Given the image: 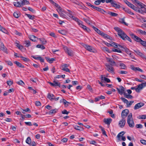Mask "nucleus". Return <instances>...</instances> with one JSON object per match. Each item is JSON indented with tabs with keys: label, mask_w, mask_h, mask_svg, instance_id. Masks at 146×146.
<instances>
[{
	"label": "nucleus",
	"mask_w": 146,
	"mask_h": 146,
	"mask_svg": "<svg viewBox=\"0 0 146 146\" xmlns=\"http://www.w3.org/2000/svg\"><path fill=\"white\" fill-rule=\"evenodd\" d=\"M14 63H15V64H16V65L17 66L20 67V68H23L24 67V66L21 63L17 62V61H15L14 62Z\"/></svg>",
	"instance_id": "29"
},
{
	"label": "nucleus",
	"mask_w": 146,
	"mask_h": 146,
	"mask_svg": "<svg viewBox=\"0 0 146 146\" xmlns=\"http://www.w3.org/2000/svg\"><path fill=\"white\" fill-rule=\"evenodd\" d=\"M108 13L112 17H117L118 15L117 14L113 12H109Z\"/></svg>",
	"instance_id": "39"
},
{
	"label": "nucleus",
	"mask_w": 146,
	"mask_h": 146,
	"mask_svg": "<svg viewBox=\"0 0 146 146\" xmlns=\"http://www.w3.org/2000/svg\"><path fill=\"white\" fill-rule=\"evenodd\" d=\"M111 5L112 6L116 8L119 9L120 8V6L117 4L115 1H113L112 3H111Z\"/></svg>",
	"instance_id": "21"
},
{
	"label": "nucleus",
	"mask_w": 146,
	"mask_h": 146,
	"mask_svg": "<svg viewBox=\"0 0 146 146\" xmlns=\"http://www.w3.org/2000/svg\"><path fill=\"white\" fill-rule=\"evenodd\" d=\"M106 60L108 62L110 63V64L111 65H113L115 64V62L113 60V59L110 58H106Z\"/></svg>",
	"instance_id": "20"
},
{
	"label": "nucleus",
	"mask_w": 146,
	"mask_h": 146,
	"mask_svg": "<svg viewBox=\"0 0 146 146\" xmlns=\"http://www.w3.org/2000/svg\"><path fill=\"white\" fill-rule=\"evenodd\" d=\"M78 25L80 26L83 29L89 33L90 31V29L85 25H83L82 21H79Z\"/></svg>",
	"instance_id": "6"
},
{
	"label": "nucleus",
	"mask_w": 146,
	"mask_h": 146,
	"mask_svg": "<svg viewBox=\"0 0 146 146\" xmlns=\"http://www.w3.org/2000/svg\"><path fill=\"white\" fill-rule=\"evenodd\" d=\"M99 11L103 14H104V12H105V11L103 10V9H101L100 8L98 7L97 11Z\"/></svg>",
	"instance_id": "51"
},
{
	"label": "nucleus",
	"mask_w": 146,
	"mask_h": 146,
	"mask_svg": "<svg viewBox=\"0 0 146 146\" xmlns=\"http://www.w3.org/2000/svg\"><path fill=\"white\" fill-rule=\"evenodd\" d=\"M125 133L124 131H122L119 133L117 136V141H118L121 140L120 137H122Z\"/></svg>",
	"instance_id": "22"
},
{
	"label": "nucleus",
	"mask_w": 146,
	"mask_h": 146,
	"mask_svg": "<svg viewBox=\"0 0 146 146\" xmlns=\"http://www.w3.org/2000/svg\"><path fill=\"white\" fill-rule=\"evenodd\" d=\"M54 86H58L59 87H60V83H58L56 81H54Z\"/></svg>",
	"instance_id": "53"
},
{
	"label": "nucleus",
	"mask_w": 146,
	"mask_h": 146,
	"mask_svg": "<svg viewBox=\"0 0 146 146\" xmlns=\"http://www.w3.org/2000/svg\"><path fill=\"white\" fill-rule=\"evenodd\" d=\"M141 143L143 144L144 145H146V141L143 139L141 140L140 141Z\"/></svg>",
	"instance_id": "64"
},
{
	"label": "nucleus",
	"mask_w": 146,
	"mask_h": 146,
	"mask_svg": "<svg viewBox=\"0 0 146 146\" xmlns=\"http://www.w3.org/2000/svg\"><path fill=\"white\" fill-rule=\"evenodd\" d=\"M13 81L12 80L8 81L7 82V84L9 86H11L13 84Z\"/></svg>",
	"instance_id": "58"
},
{
	"label": "nucleus",
	"mask_w": 146,
	"mask_h": 146,
	"mask_svg": "<svg viewBox=\"0 0 146 146\" xmlns=\"http://www.w3.org/2000/svg\"><path fill=\"white\" fill-rule=\"evenodd\" d=\"M111 46L114 47H117L118 46V44L115 43V42H113L110 44Z\"/></svg>",
	"instance_id": "48"
},
{
	"label": "nucleus",
	"mask_w": 146,
	"mask_h": 146,
	"mask_svg": "<svg viewBox=\"0 0 146 146\" xmlns=\"http://www.w3.org/2000/svg\"><path fill=\"white\" fill-rule=\"evenodd\" d=\"M125 51L127 54H128L130 56H131V51L128 48H126L125 49Z\"/></svg>",
	"instance_id": "50"
},
{
	"label": "nucleus",
	"mask_w": 146,
	"mask_h": 146,
	"mask_svg": "<svg viewBox=\"0 0 146 146\" xmlns=\"http://www.w3.org/2000/svg\"><path fill=\"white\" fill-rule=\"evenodd\" d=\"M0 31L4 33H7V30L5 28H3L2 26L0 25Z\"/></svg>",
	"instance_id": "40"
},
{
	"label": "nucleus",
	"mask_w": 146,
	"mask_h": 146,
	"mask_svg": "<svg viewBox=\"0 0 146 146\" xmlns=\"http://www.w3.org/2000/svg\"><path fill=\"white\" fill-rule=\"evenodd\" d=\"M134 51L139 56L141 57L146 60V56L143 53L140 52L139 50H134Z\"/></svg>",
	"instance_id": "12"
},
{
	"label": "nucleus",
	"mask_w": 146,
	"mask_h": 146,
	"mask_svg": "<svg viewBox=\"0 0 146 146\" xmlns=\"http://www.w3.org/2000/svg\"><path fill=\"white\" fill-rule=\"evenodd\" d=\"M57 11L58 12V13H64L65 14H66V12L61 7L59 8L58 9H56Z\"/></svg>",
	"instance_id": "26"
},
{
	"label": "nucleus",
	"mask_w": 146,
	"mask_h": 146,
	"mask_svg": "<svg viewBox=\"0 0 146 146\" xmlns=\"http://www.w3.org/2000/svg\"><path fill=\"white\" fill-rule=\"evenodd\" d=\"M143 88L141 84H139L137 86V88L135 89V91L137 93L140 92V91L143 89Z\"/></svg>",
	"instance_id": "23"
},
{
	"label": "nucleus",
	"mask_w": 146,
	"mask_h": 146,
	"mask_svg": "<svg viewBox=\"0 0 146 146\" xmlns=\"http://www.w3.org/2000/svg\"><path fill=\"white\" fill-rule=\"evenodd\" d=\"M17 83L18 84L22 86L24 84V82L21 80H20L19 81L17 82Z\"/></svg>",
	"instance_id": "62"
},
{
	"label": "nucleus",
	"mask_w": 146,
	"mask_h": 146,
	"mask_svg": "<svg viewBox=\"0 0 146 146\" xmlns=\"http://www.w3.org/2000/svg\"><path fill=\"white\" fill-rule=\"evenodd\" d=\"M93 29L99 34L101 35L102 33V32L100 30H99L98 29L96 28V27L93 26L92 27Z\"/></svg>",
	"instance_id": "34"
},
{
	"label": "nucleus",
	"mask_w": 146,
	"mask_h": 146,
	"mask_svg": "<svg viewBox=\"0 0 146 146\" xmlns=\"http://www.w3.org/2000/svg\"><path fill=\"white\" fill-rule=\"evenodd\" d=\"M13 4L15 6L17 7H20L22 6L21 3H20L19 1L14 2Z\"/></svg>",
	"instance_id": "28"
},
{
	"label": "nucleus",
	"mask_w": 146,
	"mask_h": 146,
	"mask_svg": "<svg viewBox=\"0 0 146 146\" xmlns=\"http://www.w3.org/2000/svg\"><path fill=\"white\" fill-rule=\"evenodd\" d=\"M32 57L34 59L36 60H39L41 62H44V59L42 58L41 56H32Z\"/></svg>",
	"instance_id": "13"
},
{
	"label": "nucleus",
	"mask_w": 146,
	"mask_h": 146,
	"mask_svg": "<svg viewBox=\"0 0 146 146\" xmlns=\"http://www.w3.org/2000/svg\"><path fill=\"white\" fill-rule=\"evenodd\" d=\"M137 32L139 34H141L145 35H146V32L145 31H143L141 30H137Z\"/></svg>",
	"instance_id": "37"
},
{
	"label": "nucleus",
	"mask_w": 146,
	"mask_h": 146,
	"mask_svg": "<svg viewBox=\"0 0 146 146\" xmlns=\"http://www.w3.org/2000/svg\"><path fill=\"white\" fill-rule=\"evenodd\" d=\"M106 69L108 71L111 73H114V68L112 66L109 64L106 65Z\"/></svg>",
	"instance_id": "9"
},
{
	"label": "nucleus",
	"mask_w": 146,
	"mask_h": 146,
	"mask_svg": "<svg viewBox=\"0 0 146 146\" xmlns=\"http://www.w3.org/2000/svg\"><path fill=\"white\" fill-rule=\"evenodd\" d=\"M38 40H39L41 42L42 44H45L47 42L46 40L44 38H38Z\"/></svg>",
	"instance_id": "27"
},
{
	"label": "nucleus",
	"mask_w": 146,
	"mask_h": 146,
	"mask_svg": "<svg viewBox=\"0 0 146 146\" xmlns=\"http://www.w3.org/2000/svg\"><path fill=\"white\" fill-rule=\"evenodd\" d=\"M54 96L53 94L50 93L48 94L47 96V98L51 101L54 100Z\"/></svg>",
	"instance_id": "19"
},
{
	"label": "nucleus",
	"mask_w": 146,
	"mask_h": 146,
	"mask_svg": "<svg viewBox=\"0 0 146 146\" xmlns=\"http://www.w3.org/2000/svg\"><path fill=\"white\" fill-rule=\"evenodd\" d=\"M74 128L76 130L80 131L82 129L81 127L79 126L78 125H76L74 126Z\"/></svg>",
	"instance_id": "54"
},
{
	"label": "nucleus",
	"mask_w": 146,
	"mask_h": 146,
	"mask_svg": "<svg viewBox=\"0 0 146 146\" xmlns=\"http://www.w3.org/2000/svg\"><path fill=\"white\" fill-rule=\"evenodd\" d=\"M69 66V65L68 64H64L61 66L60 68L62 70L66 72H69L70 70L69 69L67 68Z\"/></svg>",
	"instance_id": "10"
},
{
	"label": "nucleus",
	"mask_w": 146,
	"mask_h": 146,
	"mask_svg": "<svg viewBox=\"0 0 146 146\" xmlns=\"http://www.w3.org/2000/svg\"><path fill=\"white\" fill-rule=\"evenodd\" d=\"M131 68L132 70L135 71H138L142 72H143V70L139 68V67H134L133 65L131 66Z\"/></svg>",
	"instance_id": "14"
},
{
	"label": "nucleus",
	"mask_w": 146,
	"mask_h": 146,
	"mask_svg": "<svg viewBox=\"0 0 146 146\" xmlns=\"http://www.w3.org/2000/svg\"><path fill=\"white\" fill-rule=\"evenodd\" d=\"M64 48L65 52L67 53L69 55L72 56L73 55V52L71 50L68 48L66 46L64 47Z\"/></svg>",
	"instance_id": "4"
},
{
	"label": "nucleus",
	"mask_w": 146,
	"mask_h": 146,
	"mask_svg": "<svg viewBox=\"0 0 146 146\" xmlns=\"http://www.w3.org/2000/svg\"><path fill=\"white\" fill-rule=\"evenodd\" d=\"M58 32L60 33L61 34L63 35H65L66 33V31L65 30H59Z\"/></svg>",
	"instance_id": "43"
},
{
	"label": "nucleus",
	"mask_w": 146,
	"mask_h": 146,
	"mask_svg": "<svg viewBox=\"0 0 146 146\" xmlns=\"http://www.w3.org/2000/svg\"><path fill=\"white\" fill-rule=\"evenodd\" d=\"M29 37L30 40L33 42L36 41V39H38V38L33 35H30Z\"/></svg>",
	"instance_id": "17"
},
{
	"label": "nucleus",
	"mask_w": 146,
	"mask_h": 146,
	"mask_svg": "<svg viewBox=\"0 0 146 146\" xmlns=\"http://www.w3.org/2000/svg\"><path fill=\"white\" fill-rule=\"evenodd\" d=\"M127 122L129 127H134L135 123L132 118V114L131 113H129L128 116Z\"/></svg>",
	"instance_id": "3"
},
{
	"label": "nucleus",
	"mask_w": 146,
	"mask_h": 146,
	"mask_svg": "<svg viewBox=\"0 0 146 146\" xmlns=\"http://www.w3.org/2000/svg\"><path fill=\"white\" fill-rule=\"evenodd\" d=\"M126 121L125 119L122 118L119 122L118 125L120 127H123L125 125Z\"/></svg>",
	"instance_id": "11"
},
{
	"label": "nucleus",
	"mask_w": 146,
	"mask_h": 146,
	"mask_svg": "<svg viewBox=\"0 0 146 146\" xmlns=\"http://www.w3.org/2000/svg\"><path fill=\"white\" fill-rule=\"evenodd\" d=\"M123 10L125 12L130 15H134V13L131 12V11L129 9L127 8H123Z\"/></svg>",
	"instance_id": "24"
},
{
	"label": "nucleus",
	"mask_w": 146,
	"mask_h": 146,
	"mask_svg": "<svg viewBox=\"0 0 146 146\" xmlns=\"http://www.w3.org/2000/svg\"><path fill=\"white\" fill-rule=\"evenodd\" d=\"M52 4L57 8V9H58L59 8H60V5H59L58 4H57L55 2H54Z\"/></svg>",
	"instance_id": "60"
},
{
	"label": "nucleus",
	"mask_w": 146,
	"mask_h": 146,
	"mask_svg": "<svg viewBox=\"0 0 146 146\" xmlns=\"http://www.w3.org/2000/svg\"><path fill=\"white\" fill-rule=\"evenodd\" d=\"M101 35L103 36L104 37L108 39H110V36L108 35L105 34L103 32H102V33Z\"/></svg>",
	"instance_id": "41"
},
{
	"label": "nucleus",
	"mask_w": 146,
	"mask_h": 146,
	"mask_svg": "<svg viewBox=\"0 0 146 146\" xmlns=\"http://www.w3.org/2000/svg\"><path fill=\"white\" fill-rule=\"evenodd\" d=\"M59 14L60 16L62 18H65L66 16V15L64 14L65 13H59Z\"/></svg>",
	"instance_id": "63"
},
{
	"label": "nucleus",
	"mask_w": 146,
	"mask_h": 146,
	"mask_svg": "<svg viewBox=\"0 0 146 146\" xmlns=\"http://www.w3.org/2000/svg\"><path fill=\"white\" fill-rule=\"evenodd\" d=\"M144 105V104L143 103H139L136 104L134 107V109L136 110L139 108Z\"/></svg>",
	"instance_id": "15"
},
{
	"label": "nucleus",
	"mask_w": 146,
	"mask_h": 146,
	"mask_svg": "<svg viewBox=\"0 0 146 146\" xmlns=\"http://www.w3.org/2000/svg\"><path fill=\"white\" fill-rule=\"evenodd\" d=\"M128 6L135 11L137 10V7L131 3L129 4Z\"/></svg>",
	"instance_id": "35"
},
{
	"label": "nucleus",
	"mask_w": 146,
	"mask_h": 146,
	"mask_svg": "<svg viewBox=\"0 0 146 146\" xmlns=\"http://www.w3.org/2000/svg\"><path fill=\"white\" fill-rule=\"evenodd\" d=\"M129 111L128 109L123 110L121 113V117L122 118L125 119L127 115L129 114Z\"/></svg>",
	"instance_id": "7"
},
{
	"label": "nucleus",
	"mask_w": 146,
	"mask_h": 146,
	"mask_svg": "<svg viewBox=\"0 0 146 146\" xmlns=\"http://www.w3.org/2000/svg\"><path fill=\"white\" fill-rule=\"evenodd\" d=\"M85 16L86 17V18H83V19L84 21L87 24H90V18L89 17H87L86 15H85Z\"/></svg>",
	"instance_id": "25"
},
{
	"label": "nucleus",
	"mask_w": 146,
	"mask_h": 146,
	"mask_svg": "<svg viewBox=\"0 0 146 146\" xmlns=\"http://www.w3.org/2000/svg\"><path fill=\"white\" fill-rule=\"evenodd\" d=\"M114 29L117 32V34L123 40H127L130 42H132L131 40L121 29L118 27H115Z\"/></svg>",
	"instance_id": "1"
},
{
	"label": "nucleus",
	"mask_w": 146,
	"mask_h": 146,
	"mask_svg": "<svg viewBox=\"0 0 146 146\" xmlns=\"http://www.w3.org/2000/svg\"><path fill=\"white\" fill-rule=\"evenodd\" d=\"M143 8V10L141 9H138L137 8V10L135 11L140 13L142 14L144 12V8Z\"/></svg>",
	"instance_id": "56"
},
{
	"label": "nucleus",
	"mask_w": 146,
	"mask_h": 146,
	"mask_svg": "<svg viewBox=\"0 0 146 146\" xmlns=\"http://www.w3.org/2000/svg\"><path fill=\"white\" fill-rule=\"evenodd\" d=\"M29 2L27 0H23L21 1V4L22 6L24 5H27L29 4Z\"/></svg>",
	"instance_id": "30"
},
{
	"label": "nucleus",
	"mask_w": 146,
	"mask_h": 146,
	"mask_svg": "<svg viewBox=\"0 0 146 146\" xmlns=\"http://www.w3.org/2000/svg\"><path fill=\"white\" fill-rule=\"evenodd\" d=\"M124 96L125 97L127 98L131 99L133 98L131 95L129 94H127L125 93Z\"/></svg>",
	"instance_id": "38"
},
{
	"label": "nucleus",
	"mask_w": 146,
	"mask_h": 146,
	"mask_svg": "<svg viewBox=\"0 0 146 146\" xmlns=\"http://www.w3.org/2000/svg\"><path fill=\"white\" fill-rule=\"evenodd\" d=\"M57 110L56 109L51 110L49 113L50 115H51L54 113H55L56 112V110Z\"/></svg>",
	"instance_id": "47"
},
{
	"label": "nucleus",
	"mask_w": 146,
	"mask_h": 146,
	"mask_svg": "<svg viewBox=\"0 0 146 146\" xmlns=\"http://www.w3.org/2000/svg\"><path fill=\"white\" fill-rule=\"evenodd\" d=\"M112 51L113 52H117L119 53H121V51L119 49H116L115 48H113L112 49Z\"/></svg>",
	"instance_id": "55"
},
{
	"label": "nucleus",
	"mask_w": 146,
	"mask_h": 146,
	"mask_svg": "<svg viewBox=\"0 0 146 146\" xmlns=\"http://www.w3.org/2000/svg\"><path fill=\"white\" fill-rule=\"evenodd\" d=\"M83 46L88 50L91 52H95L94 49L90 46L88 44H84Z\"/></svg>",
	"instance_id": "8"
},
{
	"label": "nucleus",
	"mask_w": 146,
	"mask_h": 146,
	"mask_svg": "<svg viewBox=\"0 0 146 146\" xmlns=\"http://www.w3.org/2000/svg\"><path fill=\"white\" fill-rule=\"evenodd\" d=\"M14 17L16 18H18L20 16V14L17 13V12H15L13 14Z\"/></svg>",
	"instance_id": "52"
},
{
	"label": "nucleus",
	"mask_w": 146,
	"mask_h": 146,
	"mask_svg": "<svg viewBox=\"0 0 146 146\" xmlns=\"http://www.w3.org/2000/svg\"><path fill=\"white\" fill-rule=\"evenodd\" d=\"M131 38L135 41L139 43L143 46L146 47V41L142 40L140 38L136 36L133 34H131Z\"/></svg>",
	"instance_id": "2"
},
{
	"label": "nucleus",
	"mask_w": 146,
	"mask_h": 146,
	"mask_svg": "<svg viewBox=\"0 0 146 146\" xmlns=\"http://www.w3.org/2000/svg\"><path fill=\"white\" fill-rule=\"evenodd\" d=\"M25 15H26L30 19L33 20L35 19V16L34 15L28 14H25Z\"/></svg>",
	"instance_id": "36"
},
{
	"label": "nucleus",
	"mask_w": 146,
	"mask_h": 146,
	"mask_svg": "<svg viewBox=\"0 0 146 146\" xmlns=\"http://www.w3.org/2000/svg\"><path fill=\"white\" fill-rule=\"evenodd\" d=\"M135 127L137 128L141 129L143 128V126L141 124H137L135 125Z\"/></svg>",
	"instance_id": "61"
},
{
	"label": "nucleus",
	"mask_w": 146,
	"mask_h": 146,
	"mask_svg": "<svg viewBox=\"0 0 146 146\" xmlns=\"http://www.w3.org/2000/svg\"><path fill=\"white\" fill-rule=\"evenodd\" d=\"M36 47L38 48H40L42 50L44 49L45 48V47L42 44H38L36 46Z\"/></svg>",
	"instance_id": "45"
},
{
	"label": "nucleus",
	"mask_w": 146,
	"mask_h": 146,
	"mask_svg": "<svg viewBox=\"0 0 146 146\" xmlns=\"http://www.w3.org/2000/svg\"><path fill=\"white\" fill-rule=\"evenodd\" d=\"M119 66L121 67L122 69H125L126 68V66L123 63H121L119 65Z\"/></svg>",
	"instance_id": "57"
},
{
	"label": "nucleus",
	"mask_w": 146,
	"mask_h": 146,
	"mask_svg": "<svg viewBox=\"0 0 146 146\" xmlns=\"http://www.w3.org/2000/svg\"><path fill=\"white\" fill-rule=\"evenodd\" d=\"M120 92H119V93L121 94H122L123 93H125V89L122 86H120Z\"/></svg>",
	"instance_id": "31"
},
{
	"label": "nucleus",
	"mask_w": 146,
	"mask_h": 146,
	"mask_svg": "<svg viewBox=\"0 0 146 146\" xmlns=\"http://www.w3.org/2000/svg\"><path fill=\"white\" fill-rule=\"evenodd\" d=\"M72 19L73 20H74L75 21H76L77 22L78 24V22L79 21H81L79 20V19L78 18L76 17H75L74 16L72 17Z\"/></svg>",
	"instance_id": "59"
},
{
	"label": "nucleus",
	"mask_w": 146,
	"mask_h": 146,
	"mask_svg": "<svg viewBox=\"0 0 146 146\" xmlns=\"http://www.w3.org/2000/svg\"><path fill=\"white\" fill-rule=\"evenodd\" d=\"M1 50L4 52L7 53V48L5 46L3 43H1L0 45V50Z\"/></svg>",
	"instance_id": "16"
},
{
	"label": "nucleus",
	"mask_w": 146,
	"mask_h": 146,
	"mask_svg": "<svg viewBox=\"0 0 146 146\" xmlns=\"http://www.w3.org/2000/svg\"><path fill=\"white\" fill-rule=\"evenodd\" d=\"M15 44H16V46L19 49L21 50L23 48V46L22 45L20 44L17 42H16Z\"/></svg>",
	"instance_id": "44"
},
{
	"label": "nucleus",
	"mask_w": 146,
	"mask_h": 146,
	"mask_svg": "<svg viewBox=\"0 0 146 146\" xmlns=\"http://www.w3.org/2000/svg\"><path fill=\"white\" fill-rule=\"evenodd\" d=\"M119 21L121 23H123L125 25H127V24L125 22V19L124 18H121L119 19Z\"/></svg>",
	"instance_id": "49"
},
{
	"label": "nucleus",
	"mask_w": 146,
	"mask_h": 146,
	"mask_svg": "<svg viewBox=\"0 0 146 146\" xmlns=\"http://www.w3.org/2000/svg\"><path fill=\"white\" fill-rule=\"evenodd\" d=\"M112 119L111 118H104V122L106 124L110 125L112 121Z\"/></svg>",
	"instance_id": "18"
},
{
	"label": "nucleus",
	"mask_w": 146,
	"mask_h": 146,
	"mask_svg": "<svg viewBox=\"0 0 146 146\" xmlns=\"http://www.w3.org/2000/svg\"><path fill=\"white\" fill-rule=\"evenodd\" d=\"M31 139L30 137H28L26 141V143L30 145L31 144Z\"/></svg>",
	"instance_id": "42"
},
{
	"label": "nucleus",
	"mask_w": 146,
	"mask_h": 146,
	"mask_svg": "<svg viewBox=\"0 0 146 146\" xmlns=\"http://www.w3.org/2000/svg\"><path fill=\"white\" fill-rule=\"evenodd\" d=\"M24 43L25 44L26 47H27L31 46V42L29 40L25 41Z\"/></svg>",
	"instance_id": "33"
},
{
	"label": "nucleus",
	"mask_w": 146,
	"mask_h": 146,
	"mask_svg": "<svg viewBox=\"0 0 146 146\" xmlns=\"http://www.w3.org/2000/svg\"><path fill=\"white\" fill-rule=\"evenodd\" d=\"M17 57L21 58V60L25 62H28L29 61V60L28 58L24 57L22 56H17Z\"/></svg>",
	"instance_id": "32"
},
{
	"label": "nucleus",
	"mask_w": 146,
	"mask_h": 146,
	"mask_svg": "<svg viewBox=\"0 0 146 146\" xmlns=\"http://www.w3.org/2000/svg\"><path fill=\"white\" fill-rule=\"evenodd\" d=\"M138 5L140 6L141 8H143V4L137 1L136 3Z\"/></svg>",
	"instance_id": "46"
},
{
	"label": "nucleus",
	"mask_w": 146,
	"mask_h": 146,
	"mask_svg": "<svg viewBox=\"0 0 146 146\" xmlns=\"http://www.w3.org/2000/svg\"><path fill=\"white\" fill-rule=\"evenodd\" d=\"M120 99L124 103L126 104L127 107H130L134 102L133 101H130L129 102L128 100L125 98L123 97H121Z\"/></svg>",
	"instance_id": "5"
}]
</instances>
